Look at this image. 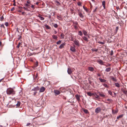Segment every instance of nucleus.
<instances>
[{"instance_id": "bb28decb", "label": "nucleus", "mask_w": 127, "mask_h": 127, "mask_svg": "<svg viewBox=\"0 0 127 127\" xmlns=\"http://www.w3.org/2000/svg\"><path fill=\"white\" fill-rule=\"evenodd\" d=\"M83 111L86 114H87L89 113V112L88 111V110L87 109H84L83 110Z\"/></svg>"}, {"instance_id": "7ed1b4c3", "label": "nucleus", "mask_w": 127, "mask_h": 127, "mask_svg": "<svg viewBox=\"0 0 127 127\" xmlns=\"http://www.w3.org/2000/svg\"><path fill=\"white\" fill-rule=\"evenodd\" d=\"M74 42L75 45L77 47H79L80 46L79 41L78 40L75 39Z\"/></svg>"}, {"instance_id": "1a4fd4ad", "label": "nucleus", "mask_w": 127, "mask_h": 127, "mask_svg": "<svg viewBox=\"0 0 127 127\" xmlns=\"http://www.w3.org/2000/svg\"><path fill=\"white\" fill-rule=\"evenodd\" d=\"M45 90V89L43 87H42L41 88L40 91L39 92H43Z\"/></svg>"}, {"instance_id": "a18cd8bd", "label": "nucleus", "mask_w": 127, "mask_h": 127, "mask_svg": "<svg viewBox=\"0 0 127 127\" xmlns=\"http://www.w3.org/2000/svg\"><path fill=\"white\" fill-rule=\"evenodd\" d=\"M14 7H13L10 10L12 11H13L14 10Z\"/></svg>"}, {"instance_id": "bf43d9fd", "label": "nucleus", "mask_w": 127, "mask_h": 127, "mask_svg": "<svg viewBox=\"0 0 127 127\" xmlns=\"http://www.w3.org/2000/svg\"><path fill=\"white\" fill-rule=\"evenodd\" d=\"M1 27H3V28H4V27H4V24H2V25H1Z\"/></svg>"}, {"instance_id": "49530a36", "label": "nucleus", "mask_w": 127, "mask_h": 127, "mask_svg": "<svg viewBox=\"0 0 127 127\" xmlns=\"http://www.w3.org/2000/svg\"><path fill=\"white\" fill-rule=\"evenodd\" d=\"M107 100L108 101L111 102L112 101V100L111 99H107Z\"/></svg>"}, {"instance_id": "473e14b6", "label": "nucleus", "mask_w": 127, "mask_h": 127, "mask_svg": "<svg viewBox=\"0 0 127 127\" xmlns=\"http://www.w3.org/2000/svg\"><path fill=\"white\" fill-rule=\"evenodd\" d=\"M23 8L24 9L26 10L27 11H29V10L28 9V8L27 7H24Z\"/></svg>"}, {"instance_id": "4c0bfd02", "label": "nucleus", "mask_w": 127, "mask_h": 127, "mask_svg": "<svg viewBox=\"0 0 127 127\" xmlns=\"http://www.w3.org/2000/svg\"><path fill=\"white\" fill-rule=\"evenodd\" d=\"M95 97L97 99H99V96L97 94H96Z\"/></svg>"}, {"instance_id": "e2e57ef3", "label": "nucleus", "mask_w": 127, "mask_h": 127, "mask_svg": "<svg viewBox=\"0 0 127 127\" xmlns=\"http://www.w3.org/2000/svg\"><path fill=\"white\" fill-rule=\"evenodd\" d=\"M97 76H101V74H100L99 73H97Z\"/></svg>"}, {"instance_id": "f3484780", "label": "nucleus", "mask_w": 127, "mask_h": 127, "mask_svg": "<svg viewBox=\"0 0 127 127\" xmlns=\"http://www.w3.org/2000/svg\"><path fill=\"white\" fill-rule=\"evenodd\" d=\"M78 14L80 17L81 18H83L84 17V16L83 15L82 13L80 12H79Z\"/></svg>"}, {"instance_id": "58836bf2", "label": "nucleus", "mask_w": 127, "mask_h": 127, "mask_svg": "<svg viewBox=\"0 0 127 127\" xmlns=\"http://www.w3.org/2000/svg\"><path fill=\"white\" fill-rule=\"evenodd\" d=\"M109 94L111 95H112V92L110 91H108Z\"/></svg>"}, {"instance_id": "f704fd0d", "label": "nucleus", "mask_w": 127, "mask_h": 127, "mask_svg": "<svg viewBox=\"0 0 127 127\" xmlns=\"http://www.w3.org/2000/svg\"><path fill=\"white\" fill-rule=\"evenodd\" d=\"M83 9L86 11V12L88 11V10L87 8L85 7L84 6H83Z\"/></svg>"}, {"instance_id": "393cba45", "label": "nucleus", "mask_w": 127, "mask_h": 127, "mask_svg": "<svg viewBox=\"0 0 127 127\" xmlns=\"http://www.w3.org/2000/svg\"><path fill=\"white\" fill-rule=\"evenodd\" d=\"M115 86L117 87H120L119 84L118 83H115Z\"/></svg>"}, {"instance_id": "20e7f679", "label": "nucleus", "mask_w": 127, "mask_h": 127, "mask_svg": "<svg viewBox=\"0 0 127 127\" xmlns=\"http://www.w3.org/2000/svg\"><path fill=\"white\" fill-rule=\"evenodd\" d=\"M39 87L37 86L36 87H34L33 89L32 90V91H37L39 90Z\"/></svg>"}, {"instance_id": "774afa93", "label": "nucleus", "mask_w": 127, "mask_h": 127, "mask_svg": "<svg viewBox=\"0 0 127 127\" xmlns=\"http://www.w3.org/2000/svg\"><path fill=\"white\" fill-rule=\"evenodd\" d=\"M18 8L20 9H22L23 7L21 6H19L18 7Z\"/></svg>"}, {"instance_id": "338daca9", "label": "nucleus", "mask_w": 127, "mask_h": 127, "mask_svg": "<svg viewBox=\"0 0 127 127\" xmlns=\"http://www.w3.org/2000/svg\"><path fill=\"white\" fill-rule=\"evenodd\" d=\"M25 5L26 6L29 7V4H28L26 3L25 4Z\"/></svg>"}, {"instance_id": "6ab92c4d", "label": "nucleus", "mask_w": 127, "mask_h": 127, "mask_svg": "<svg viewBox=\"0 0 127 127\" xmlns=\"http://www.w3.org/2000/svg\"><path fill=\"white\" fill-rule=\"evenodd\" d=\"M38 17L40 20H43L44 19V18L41 16V15H39Z\"/></svg>"}, {"instance_id": "6e6552de", "label": "nucleus", "mask_w": 127, "mask_h": 127, "mask_svg": "<svg viewBox=\"0 0 127 127\" xmlns=\"http://www.w3.org/2000/svg\"><path fill=\"white\" fill-rule=\"evenodd\" d=\"M67 72L69 74H71L72 73V71L71 69L68 68L67 70Z\"/></svg>"}, {"instance_id": "4be33fe9", "label": "nucleus", "mask_w": 127, "mask_h": 127, "mask_svg": "<svg viewBox=\"0 0 127 127\" xmlns=\"http://www.w3.org/2000/svg\"><path fill=\"white\" fill-rule=\"evenodd\" d=\"M124 115L123 114H122L119 115L117 117V119H118L119 118H122L123 116Z\"/></svg>"}, {"instance_id": "c03bdc74", "label": "nucleus", "mask_w": 127, "mask_h": 127, "mask_svg": "<svg viewBox=\"0 0 127 127\" xmlns=\"http://www.w3.org/2000/svg\"><path fill=\"white\" fill-rule=\"evenodd\" d=\"M19 94H20V95H21L22 94V91L21 90H20L19 92Z\"/></svg>"}, {"instance_id": "052dcab7", "label": "nucleus", "mask_w": 127, "mask_h": 127, "mask_svg": "<svg viewBox=\"0 0 127 127\" xmlns=\"http://www.w3.org/2000/svg\"><path fill=\"white\" fill-rule=\"evenodd\" d=\"M118 27H116V32H117L118 31Z\"/></svg>"}, {"instance_id": "ddd939ff", "label": "nucleus", "mask_w": 127, "mask_h": 127, "mask_svg": "<svg viewBox=\"0 0 127 127\" xmlns=\"http://www.w3.org/2000/svg\"><path fill=\"white\" fill-rule=\"evenodd\" d=\"M97 62H98L99 64L103 65V62L101 60H97Z\"/></svg>"}, {"instance_id": "5701e85b", "label": "nucleus", "mask_w": 127, "mask_h": 127, "mask_svg": "<svg viewBox=\"0 0 127 127\" xmlns=\"http://www.w3.org/2000/svg\"><path fill=\"white\" fill-rule=\"evenodd\" d=\"M44 26L46 27V28L48 29H50L51 28L50 27H49L48 25L47 24H45L44 25Z\"/></svg>"}, {"instance_id": "69168bd1", "label": "nucleus", "mask_w": 127, "mask_h": 127, "mask_svg": "<svg viewBox=\"0 0 127 127\" xmlns=\"http://www.w3.org/2000/svg\"><path fill=\"white\" fill-rule=\"evenodd\" d=\"M37 76H38V74L37 73L35 75V78H36L37 77Z\"/></svg>"}, {"instance_id": "37998d69", "label": "nucleus", "mask_w": 127, "mask_h": 127, "mask_svg": "<svg viewBox=\"0 0 127 127\" xmlns=\"http://www.w3.org/2000/svg\"><path fill=\"white\" fill-rule=\"evenodd\" d=\"M98 43L99 44H104V43L103 42H101V41H98Z\"/></svg>"}, {"instance_id": "a19ab883", "label": "nucleus", "mask_w": 127, "mask_h": 127, "mask_svg": "<svg viewBox=\"0 0 127 127\" xmlns=\"http://www.w3.org/2000/svg\"><path fill=\"white\" fill-rule=\"evenodd\" d=\"M20 44H21V43L20 42L18 43V44L17 45V48H19L20 45Z\"/></svg>"}, {"instance_id": "4d7b16f0", "label": "nucleus", "mask_w": 127, "mask_h": 127, "mask_svg": "<svg viewBox=\"0 0 127 127\" xmlns=\"http://www.w3.org/2000/svg\"><path fill=\"white\" fill-rule=\"evenodd\" d=\"M31 7L32 8H33V9H34L35 8V7H34V6L33 5H32L31 6Z\"/></svg>"}, {"instance_id": "13d9d810", "label": "nucleus", "mask_w": 127, "mask_h": 127, "mask_svg": "<svg viewBox=\"0 0 127 127\" xmlns=\"http://www.w3.org/2000/svg\"><path fill=\"white\" fill-rule=\"evenodd\" d=\"M123 92L126 94H127V91H123Z\"/></svg>"}, {"instance_id": "9d476101", "label": "nucleus", "mask_w": 127, "mask_h": 127, "mask_svg": "<svg viewBox=\"0 0 127 127\" xmlns=\"http://www.w3.org/2000/svg\"><path fill=\"white\" fill-rule=\"evenodd\" d=\"M98 79L100 82H106V80L102 79L100 78H99Z\"/></svg>"}, {"instance_id": "f257e3e1", "label": "nucleus", "mask_w": 127, "mask_h": 127, "mask_svg": "<svg viewBox=\"0 0 127 127\" xmlns=\"http://www.w3.org/2000/svg\"><path fill=\"white\" fill-rule=\"evenodd\" d=\"M6 93L8 95H14L15 94V91L12 88H9L6 90Z\"/></svg>"}, {"instance_id": "412c9836", "label": "nucleus", "mask_w": 127, "mask_h": 127, "mask_svg": "<svg viewBox=\"0 0 127 127\" xmlns=\"http://www.w3.org/2000/svg\"><path fill=\"white\" fill-rule=\"evenodd\" d=\"M83 39L85 41L88 42V40L87 38L85 36H83Z\"/></svg>"}, {"instance_id": "680f3d73", "label": "nucleus", "mask_w": 127, "mask_h": 127, "mask_svg": "<svg viewBox=\"0 0 127 127\" xmlns=\"http://www.w3.org/2000/svg\"><path fill=\"white\" fill-rule=\"evenodd\" d=\"M30 125V123H28L27 124L26 126H29Z\"/></svg>"}, {"instance_id": "72a5a7b5", "label": "nucleus", "mask_w": 127, "mask_h": 127, "mask_svg": "<svg viewBox=\"0 0 127 127\" xmlns=\"http://www.w3.org/2000/svg\"><path fill=\"white\" fill-rule=\"evenodd\" d=\"M61 42V40H59L58 41H57L56 42V43L57 44H60Z\"/></svg>"}, {"instance_id": "e433bc0d", "label": "nucleus", "mask_w": 127, "mask_h": 127, "mask_svg": "<svg viewBox=\"0 0 127 127\" xmlns=\"http://www.w3.org/2000/svg\"><path fill=\"white\" fill-rule=\"evenodd\" d=\"M4 19L3 16H2L0 17V20L1 21H2Z\"/></svg>"}, {"instance_id": "aec40b11", "label": "nucleus", "mask_w": 127, "mask_h": 127, "mask_svg": "<svg viewBox=\"0 0 127 127\" xmlns=\"http://www.w3.org/2000/svg\"><path fill=\"white\" fill-rule=\"evenodd\" d=\"M111 78L114 81H115V82H117V80L116 79V78H114L112 76H111Z\"/></svg>"}, {"instance_id": "cd10ccee", "label": "nucleus", "mask_w": 127, "mask_h": 127, "mask_svg": "<svg viewBox=\"0 0 127 127\" xmlns=\"http://www.w3.org/2000/svg\"><path fill=\"white\" fill-rule=\"evenodd\" d=\"M87 94L88 95L90 96H91L92 95V93L91 92H88Z\"/></svg>"}, {"instance_id": "c9c22d12", "label": "nucleus", "mask_w": 127, "mask_h": 127, "mask_svg": "<svg viewBox=\"0 0 127 127\" xmlns=\"http://www.w3.org/2000/svg\"><path fill=\"white\" fill-rule=\"evenodd\" d=\"M53 26L54 27H55V28H57L58 27V25H57V24H54Z\"/></svg>"}, {"instance_id": "de8ad7c7", "label": "nucleus", "mask_w": 127, "mask_h": 127, "mask_svg": "<svg viewBox=\"0 0 127 127\" xmlns=\"http://www.w3.org/2000/svg\"><path fill=\"white\" fill-rule=\"evenodd\" d=\"M74 28L76 29H78V27L77 25H75L74 26Z\"/></svg>"}, {"instance_id": "a211bd4d", "label": "nucleus", "mask_w": 127, "mask_h": 127, "mask_svg": "<svg viewBox=\"0 0 127 127\" xmlns=\"http://www.w3.org/2000/svg\"><path fill=\"white\" fill-rule=\"evenodd\" d=\"M111 70V68L110 67H109L108 68H107L105 70V71H106L107 72H109Z\"/></svg>"}, {"instance_id": "3c124183", "label": "nucleus", "mask_w": 127, "mask_h": 127, "mask_svg": "<svg viewBox=\"0 0 127 127\" xmlns=\"http://www.w3.org/2000/svg\"><path fill=\"white\" fill-rule=\"evenodd\" d=\"M92 51H95L96 52H97L98 51L97 49H92Z\"/></svg>"}, {"instance_id": "423d86ee", "label": "nucleus", "mask_w": 127, "mask_h": 127, "mask_svg": "<svg viewBox=\"0 0 127 127\" xmlns=\"http://www.w3.org/2000/svg\"><path fill=\"white\" fill-rule=\"evenodd\" d=\"M54 92L55 94V95H58L60 94L61 93L58 90H54Z\"/></svg>"}, {"instance_id": "864d4df0", "label": "nucleus", "mask_w": 127, "mask_h": 127, "mask_svg": "<svg viewBox=\"0 0 127 127\" xmlns=\"http://www.w3.org/2000/svg\"><path fill=\"white\" fill-rule=\"evenodd\" d=\"M37 93V92L36 91H35L33 93V95H36Z\"/></svg>"}, {"instance_id": "2eb2a0df", "label": "nucleus", "mask_w": 127, "mask_h": 127, "mask_svg": "<svg viewBox=\"0 0 127 127\" xmlns=\"http://www.w3.org/2000/svg\"><path fill=\"white\" fill-rule=\"evenodd\" d=\"M88 69L91 71H93L94 70V68L93 67L90 66L88 68Z\"/></svg>"}, {"instance_id": "5fc2aeb1", "label": "nucleus", "mask_w": 127, "mask_h": 127, "mask_svg": "<svg viewBox=\"0 0 127 127\" xmlns=\"http://www.w3.org/2000/svg\"><path fill=\"white\" fill-rule=\"evenodd\" d=\"M26 2L27 3V4H30L31 3L30 1L29 0L27 1H26Z\"/></svg>"}, {"instance_id": "79ce46f5", "label": "nucleus", "mask_w": 127, "mask_h": 127, "mask_svg": "<svg viewBox=\"0 0 127 127\" xmlns=\"http://www.w3.org/2000/svg\"><path fill=\"white\" fill-rule=\"evenodd\" d=\"M61 36L62 38H64V35L62 33L61 34Z\"/></svg>"}, {"instance_id": "b1692460", "label": "nucleus", "mask_w": 127, "mask_h": 127, "mask_svg": "<svg viewBox=\"0 0 127 127\" xmlns=\"http://www.w3.org/2000/svg\"><path fill=\"white\" fill-rule=\"evenodd\" d=\"M78 34L81 36H82L83 35V33L81 31H79L78 32Z\"/></svg>"}, {"instance_id": "6e6d98bb", "label": "nucleus", "mask_w": 127, "mask_h": 127, "mask_svg": "<svg viewBox=\"0 0 127 127\" xmlns=\"http://www.w3.org/2000/svg\"><path fill=\"white\" fill-rule=\"evenodd\" d=\"M96 94L95 93H92V95H93L94 96H95L96 95Z\"/></svg>"}, {"instance_id": "c85d7f7f", "label": "nucleus", "mask_w": 127, "mask_h": 127, "mask_svg": "<svg viewBox=\"0 0 127 127\" xmlns=\"http://www.w3.org/2000/svg\"><path fill=\"white\" fill-rule=\"evenodd\" d=\"M55 2L57 3V5H61V3L58 1L56 0L55 1Z\"/></svg>"}, {"instance_id": "0e129e2a", "label": "nucleus", "mask_w": 127, "mask_h": 127, "mask_svg": "<svg viewBox=\"0 0 127 127\" xmlns=\"http://www.w3.org/2000/svg\"><path fill=\"white\" fill-rule=\"evenodd\" d=\"M71 41H73V42H74V38H71Z\"/></svg>"}, {"instance_id": "2f4dec72", "label": "nucleus", "mask_w": 127, "mask_h": 127, "mask_svg": "<svg viewBox=\"0 0 127 127\" xmlns=\"http://www.w3.org/2000/svg\"><path fill=\"white\" fill-rule=\"evenodd\" d=\"M73 24H75V25H76L78 24V23L76 21H73Z\"/></svg>"}, {"instance_id": "ea45409f", "label": "nucleus", "mask_w": 127, "mask_h": 127, "mask_svg": "<svg viewBox=\"0 0 127 127\" xmlns=\"http://www.w3.org/2000/svg\"><path fill=\"white\" fill-rule=\"evenodd\" d=\"M77 3V5L78 6H82L81 3L80 2H78Z\"/></svg>"}, {"instance_id": "39448f33", "label": "nucleus", "mask_w": 127, "mask_h": 127, "mask_svg": "<svg viewBox=\"0 0 127 127\" xmlns=\"http://www.w3.org/2000/svg\"><path fill=\"white\" fill-rule=\"evenodd\" d=\"M100 107H98L95 109V112L96 113H97L100 112Z\"/></svg>"}, {"instance_id": "7c9ffc66", "label": "nucleus", "mask_w": 127, "mask_h": 127, "mask_svg": "<svg viewBox=\"0 0 127 127\" xmlns=\"http://www.w3.org/2000/svg\"><path fill=\"white\" fill-rule=\"evenodd\" d=\"M103 85L105 87H106L107 88H108V86L106 84H105V83L103 84Z\"/></svg>"}, {"instance_id": "a878e982", "label": "nucleus", "mask_w": 127, "mask_h": 127, "mask_svg": "<svg viewBox=\"0 0 127 127\" xmlns=\"http://www.w3.org/2000/svg\"><path fill=\"white\" fill-rule=\"evenodd\" d=\"M52 37L54 39H57L58 38L55 35H53Z\"/></svg>"}, {"instance_id": "4468645a", "label": "nucleus", "mask_w": 127, "mask_h": 127, "mask_svg": "<svg viewBox=\"0 0 127 127\" xmlns=\"http://www.w3.org/2000/svg\"><path fill=\"white\" fill-rule=\"evenodd\" d=\"M102 5L104 8L105 9V1H103L102 2Z\"/></svg>"}, {"instance_id": "09e8293b", "label": "nucleus", "mask_w": 127, "mask_h": 127, "mask_svg": "<svg viewBox=\"0 0 127 127\" xmlns=\"http://www.w3.org/2000/svg\"><path fill=\"white\" fill-rule=\"evenodd\" d=\"M97 7H96L95 9L93 11V12H95L96 11L97 9Z\"/></svg>"}, {"instance_id": "f8f14e48", "label": "nucleus", "mask_w": 127, "mask_h": 127, "mask_svg": "<svg viewBox=\"0 0 127 127\" xmlns=\"http://www.w3.org/2000/svg\"><path fill=\"white\" fill-rule=\"evenodd\" d=\"M65 45V44L64 43H63L61 44V45L59 46V48L60 49L63 48L64 47V46Z\"/></svg>"}, {"instance_id": "603ef678", "label": "nucleus", "mask_w": 127, "mask_h": 127, "mask_svg": "<svg viewBox=\"0 0 127 127\" xmlns=\"http://www.w3.org/2000/svg\"><path fill=\"white\" fill-rule=\"evenodd\" d=\"M5 25L6 26H7L8 25V23L7 22L5 23Z\"/></svg>"}, {"instance_id": "dca6fc26", "label": "nucleus", "mask_w": 127, "mask_h": 127, "mask_svg": "<svg viewBox=\"0 0 127 127\" xmlns=\"http://www.w3.org/2000/svg\"><path fill=\"white\" fill-rule=\"evenodd\" d=\"M82 32L84 35L86 36L87 35V32L86 31L83 30Z\"/></svg>"}, {"instance_id": "9b49d317", "label": "nucleus", "mask_w": 127, "mask_h": 127, "mask_svg": "<svg viewBox=\"0 0 127 127\" xmlns=\"http://www.w3.org/2000/svg\"><path fill=\"white\" fill-rule=\"evenodd\" d=\"M80 96H79L78 95H77L75 96L76 99L78 101H79L80 100Z\"/></svg>"}, {"instance_id": "f03ea898", "label": "nucleus", "mask_w": 127, "mask_h": 127, "mask_svg": "<svg viewBox=\"0 0 127 127\" xmlns=\"http://www.w3.org/2000/svg\"><path fill=\"white\" fill-rule=\"evenodd\" d=\"M13 101L14 102V104H10V103L11 102L10 101V102L9 103H8L10 105H11L12 106L14 107L15 106H16V107L19 106L20 104V102L19 101H18L17 103V104L16 103V102L15 100H13Z\"/></svg>"}, {"instance_id": "c756f323", "label": "nucleus", "mask_w": 127, "mask_h": 127, "mask_svg": "<svg viewBox=\"0 0 127 127\" xmlns=\"http://www.w3.org/2000/svg\"><path fill=\"white\" fill-rule=\"evenodd\" d=\"M99 95L100 96L102 97H104L105 96V95H104V94H101V93H99Z\"/></svg>"}, {"instance_id": "8fccbe9b", "label": "nucleus", "mask_w": 127, "mask_h": 127, "mask_svg": "<svg viewBox=\"0 0 127 127\" xmlns=\"http://www.w3.org/2000/svg\"><path fill=\"white\" fill-rule=\"evenodd\" d=\"M113 51L112 50L111 51V52L110 54V55H113Z\"/></svg>"}, {"instance_id": "0eeeda50", "label": "nucleus", "mask_w": 127, "mask_h": 127, "mask_svg": "<svg viewBox=\"0 0 127 127\" xmlns=\"http://www.w3.org/2000/svg\"><path fill=\"white\" fill-rule=\"evenodd\" d=\"M70 50L73 52H75L76 51V49L75 47L71 46L70 47Z\"/></svg>"}]
</instances>
